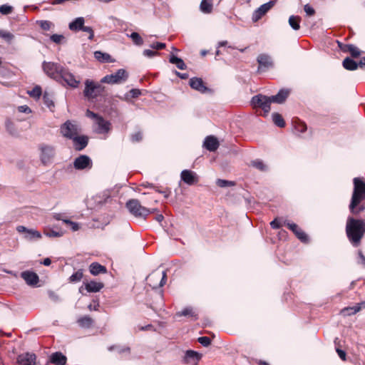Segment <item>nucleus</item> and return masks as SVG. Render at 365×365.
I'll return each instance as SVG.
<instances>
[{
  "label": "nucleus",
  "instance_id": "obj_64",
  "mask_svg": "<svg viewBox=\"0 0 365 365\" xmlns=\"http://www.w3.org/2000/svg\"><path fill=\"white\" fill-rule=\"evenodd\" d=\"M129 93L132 98H137L140 95L141 92L139 89L133 88L130 91Z\"/></svg>",
  "mask_w": 365,
  "mask_h": 365
},
{
  "label": "nucleus",
  "instance_id": "obj_32",
  "mask_svg": "<svg viewBox=\"0 0 365 365\" xmlns=\"http://www.w3.org/2000/svg\"><path fill=\"white\" fill-rule=\"evenodd\" d=\"M212 0H202L200 9L204 14H210L212 11Z\"/></svg>",
  "mask_w": 365,
  "mask_h": 365
},
{
  "label": "nucleus",
  "instance_id": "obj_11",
  "mask_svg": "<svg viewBox=\"0 0 365 365\" xmlns=\"http://www.w3.org/2000/svg\"><path fill=\"white\" fill-rule=\"evenodd\" d=\"M19 233L23 234V237L27 241H34L40 240L42 235L40 232L34 229H29L25 226L19 225L16 228Z\"/></svg>",
  "mask_w": 365,
  "mask_h": 365
},
{
  "label": "nucleus",
  "instance_id": "obj_62",
  "mask_svg": "<svg viewBox=\"0 0 365 365\" xmlns=\"http://www.w3.org/2000/svg\"><path fill=\"white\" fill-rule=\"evenodd\" d=\"M270 226L273 229H279L281 227L282 224L277 219H274L270 222Z\"/></svg>",
  "mask_w": 365,
  "mask_h": 365
},
{
  "label": "nucleus",
  "instance_id": "obj_26",
  "mask_svg": "<svg viewBox=\"0 0 365 365\" xmlns=\"http://www.w3.org/2000/svg\"><path fill=\"white\" fill-rule=\"evenodd\" d=\"M66 356L61 352H55L51 354L50 361L56 365H65L66 363Z\"/></svg>",
  "mask_w": 365,
  "mask_h": 365
},
{
  "label": "nucleus",
  "instance_id": "obj_21",
  "mask_svg": "<svg viewBox=\"0 0 365 365\" xmlns=\"http://www.w3.org/2000/svg\"><path fill=\"white\" fill-rule=\"evenodd\" d=\"M181 180L187 185H193L197 182L196 174L189 170H184L181 172Z\"/></svg>",
  "mask_w": 365,
  "mask_h": 365
},
{
  "label": "nucleus",
  "instance_id": "obj_37",
  "mask_svg": "<svg viewBox=\"0 0 365 365\" xmlns=\"http://www.w3.org/2000/svg\"><path fill=\"white\" fill-rule=\"evenodd\" d=\"M176 315L178 317H191L193 320H196L197 319V314L193 312L192 308L190 307H185L181 312H178Z\"/></svg>",
  "mask_w": 365,
  "mask_h": 365
},
{
  "label": "nucleus",
  "instance_id": "obj_33",
  "mask_svg": "<svg viewBox=\"0 0 365 365\" xmlns=\"http://www.w3.org/2000/svg\"><path fill=\"white\" fill-rule=\"evenodd\" d=\"M169 61L170 63L175 64L177 68L180 70H185L187 68V66L183 60L173 54L170 56Z\"/></svg>",
  "mask_w": 365,
  "mask_h": 365
},
{
  "label": "nucleus",
  "instance_id": "obj_53",
  "mask_svg": "<svg viewBox=\"0 0 365 365\" xmlns=\"http://www.w3.org/2000/svg\"><path fill=\"white\" fill-rule=\"evenodd\" d=\"M150 48L155 50H161L165 48L166 45L165 43L155 42L150 45Z\"/></svg>",
  "mask_w": 365,
  "mask_h": 365
},
{
  "label": "nucleus",
  "instance_id": "obj_28",
  "mask_svg": "<svg viewBox=\"0 0 365 365\" xmlns=\"http://www.w3.org/2000/svg\"><path fill=\"white\" fill-rule=\"evenodd\" d=\"M89 270L91 274L96 276L101 273H106L107 269L105 266L98 262H93L89 266Z\"/></svg>",
  "mask_w": 365,
  "mask_h": 365
},
{
  "label": "nucleus",
  "instance_id": "obj_17",
  "mask_svg": "<svg viewBox=\"0 0 365 365\" xmlns=\"http://www.w3.org/2000/svg\"><path fill=\"white\" fill-rule=\"evenodd\" d=\"M36 354L29 352L20 354L17 359L19 365H36Z\"/></svg>",
  "mask_w": 365,
  "mask_h": 365
},
{
  "label": "nucleus",
  "instance_id": "obj_6",
  "mask_svg": "<svg viewBox=\"0 0 365 365\" xmlns=\"http://www.w3.org/2000/svg\"><path fill=\"white\" fill-rule=\"evenodd\" d=\"M128 78V73L123 68L118 69L116 72L105 76L101 80L102 83L121 84L125 83Z\"/></svg>",
  "mask_w": 365,
  "mask_h": 365
},
{
  "label": "nucleus",
  "instance_id": "obj_42",
  "mask_svg": "<svg viewBox=\"0 0 365 365\" xmlns=\"http://www.w3.org/2000/svg\"><path fill=\"white\" fill-rule=\"evenodd\" d=\"M128 36L135 45L141 46L143 44V40L138 33L133 32Z\"/></svg>",
  "mask_w": 365,
  "mask_h": 365
},
{
  "label": "nucleus",
  "instance_id": "obj_55",
  "mask_svg": "<svg viewBox=\"0 0 365 365\" xmlns=\"http://www.w3.org/2000/svg\"><path fill=\"white\" fill-rule=\"evenodd\" d=\"M304 10L308 16H313L315 14V10L309 4L304 5Z\"/></svg>",
  "mask_w": 365,
  "mask_h": 365
},
{
  "label": "nucleus",
  "instance_id": "obj_43",
  "mask_svg": "<svg viewBox=\"0 0 365 365\" xmlns=\"http://www.w3.org/2000/svg\"><path fill=\"white\" fill-rule=\"evenodd\" d=\"M83 277V270L78 269L69 277V280L71 282H78L82 279Z\"/></svg>",
  "mask_w": 365,
  "mask_h": 365
},
{
  "label": "nucleus",
  "instance_id": "obj_20",
  "mask_svg": "<svg viewBox=\"0 0 365 365\" xmlns=\"http://www.w3.org/2000/svg\"><path fill=\"white\" fill-rule=\"evenodd\" d=\"M63 216V214L62 213H55L53 215V218L56 220L62 221L63 223L68 225L73 232L78 231L81 228V225L79 223L64 218Z\"/></svg>",
  "mask_w": 365,
  "mask_h": 365
},
{
  "label": "nucleus",
  "instance_id": "obj_36",
  "mask_svg": "<svg viewBox=\"0 0 365 365\" xmlns=\"http://www.w3.org/2000/svg\"><path fill=\"white\" fill-rule=\"evenodd\" d=\"M94 57L100 62H111V57L108 53L97 51L94 52Z\"/></svg>",
  "mask_w": 365,
  "mask_h": 365
},
{
  "label": "nucleus",
  "instance_id": "obj_63",
  "mask_svg": "<svg viewBox=\"0 0 365 365\" xmlns=\"http://www.w3.org/2000/svg\"><path fill=\"white\" fill-rule=\"evenodd\" d=\"M86 115L88 118H91L94 119L95 120L100 116L98 114L93 113V111H91V110H90L88 109L86 110Z\"/></svg>",
  "mask_w": 365,
  "mask_h": 365
},
{
  "label": "nucleus",
  "instance_id": "obj_47",
  "mask_svg": "<svg viewBox=\"0 0 365 365\" xmlns=\"http://www.w3.org/2000/svg\"><path fill=\"white\" fill-rule=\"evenodd\" d=\"M43 99L44 103L48 108H51L52 107H54V103L48 93L45 92L43 93Z\"/></svg>",
  "mask_w": 365,
  "mask_h": 365
},
{
  "label": "nucleus",
  "instance_id": "obj_15",
  "mask_svg": "<svg viewBox=\"0 0 365 365\" xmlns=\"http://www.w3.org/2000/svg\"><path fill=\"white\" fill-rule=\"evenodd\" d=\"M73 166L76 170L91 168L92 166V161L88 156L81 155L75 159Z\"/></svg>",
  "mask_w": 365,
  "mask_h": 365
},
{
  "label": "nucleus",
  "instance_id": "obj_30",
  "mask_svg": "<svg viewBox=\"0 0 365 365\" xmlns=\"http://www.w3.org/2000/svg\"><path fill=\"white\" fill-rule=\"evenodd\" d=\"M84 21H85L83 17H78L69 24L68 28L71 31H80L84 26Z\"/></svg>",
  "mask_w": 365,
  "mask_h": 365
},
{
  "label": "nucleus",
  "instance_id": "obj_46",
  "mask_svg": "<svg viewBox=\"0 0 365 365\" xmlns=\"http://www.w3.org/2000/svg\"><path fill=\"white\" fill-rule=\"evenodd\" d=\"M28 93L33 98H38L42 93L41 88L38 86H36L31 91H29Z\"/></svg>",
  "mask_w": 365,
  "mask_h": 365
},
{
  "label": "nucleus",
  "instance_id": "obj_29",
  "mask_svg": "<svg viewBox=\"0 0 365 365\" xmlns=\"http://www.w3.org/2000/svg\"><path fill=\"white\" fill-rule=\"evenodd\" d=\"M85 287L86 289L88 292H98L104 287V285L102 282L91 281L85 284Z\"/></svg>",
  "mask_w": 365,
  "mask_h": 365
},
{
  "label": "nucleus",
  "instance_id": "obj_61",
  "mask_svg": "<svg viewBox=\"0 0 365 365\" xmlns=\"http://www.w3.org/2000/svg\"><path fill=\"white\" fill-rule=\"evenodd\" d=\"M359 260L358 263L363 265L365 267V256L363 255L361 251L358 252Z\"/></svg>",
  "mask_w": 365,
  "mask_h": 365
},
{
  "label": "nucleus",
  "instance_id": "obj_45",
  "mask_svg": "<svg viewBox=\"0 0 365 365\" xmlns=\"http://www.w3.org/2000/svg\"><path fill=\"white\" fill-rule=\"evenodd\" d=\"M0 37L4 38L8 43H11L14 38V34L9 31L0 30Z\"/></svg>",
  "mask_w": 365,
  "mask_h": 365
},
{
  "label": "nucleus",
  "instance_id": "obj_35",
  "mask_svg": "<svg viewBox=\"0 0 365 365\" xmlns=\"http://www.w3.org/2000/svg\"><path fill=\"white\" fill-rule=\"evenodd\" d=\"M5 126L7 132L11 135L12 136H18L19 131L17 130L15 124L11 120H6L5 123Z\"/></svg>",
  "mask_w": 365,
  "mask_h": 365
},
{
  "label": "nucleus",
  "instance_id": "obj_40",
  "mask_svg": "<svg viewBox=\"0 0 365 365\" xmlns=\"http://www.w3.org/2000/svg\"><path fill=\"white\" fill-rule=\"evenodd\" d=\"M272 120L274 123L279 127L284 128L285 126V122L282 118V116L278 113H274L272 115Z\"/></svg>",
  "mask_w": 365,
  "mask_h": 365
},
{
  "label": "nucleus",
  "instance_id": "obj_34",
  "mask_svg": "<svg viewBox=\"0 0 365 365\" xmlns=\"http://www.w3.org/2000/svg\"><path fill=\"white\" fill-rule=\"evenodd\" d=\"M77 323L82 328H90L93 323V320L89 316L86 315L82 317H80L77 320Z\"/></svg>",
  "mask_w": 365,
  "mask_h": 365
},
{
  "label": "nucleus",
  "instance_id": "obj_2",
  "mask_svg": "<svg viewBox=\"0 0 365 365\" xmlns=\"http://www.w3.org/2000/svg\"><path fill=\"white\" fill-rule=\"evenodd\" d=\"M354 190L349 206L353 215H359L365 210V204L360 203L365 200V182L359 178H354Z\"/></svg>",
  "mask_w": 365,
  "mask_h": 365
},
{
  "label": "nucleus",
  "instance_id": "obj_48",
  "mask_svg": "<svg viewBox=\"0 0 365 365\" xmlns=\"http://www.w3.org/2000/svg\"><path fill=\"white\" fill-rule=\"evenodd\" d=\"M348 53L351 54L352 58H358L361 55V51L353 44L351 46H349V51Z\"/></svg>",
  "mask_w": 365,
  "mask_h": 365
},
{
  "label": "nucleus",
  "instance_id": "obj_7",
  "mask_svg": "<svg viewBox=\"0 0 365 365\" xmlns=\"http://www.w3.org/2000/svg\"><path fill=\"white\" fill-rule=\"evenodd\" d=\"M38 150H40L41 162L44 165L51 164L56 155L55 147L51 145L41 143L38 145Z\"/></svg>",
  "mask_w": 365,
  "mask_h": 365
},
{
  "label": "nucleus",
  "instance_id": "obj_4",
  "mask_svg": "<svg viewBox=\"0 0 365 365\" xmlns=\"http://www.w3.org/2000/svg\"><path fill=\"white\" fill-rule=\"evenodd\" d=\"M42 68L48 76L61 82V76L65 68L63 66L57 63L43 61Z\"/></svg>",
  "mask_w": 365,
  "mask_h": 365
},
{
  "label": "nucleus",
  "instance_id": "obj_41",
  "mask_svg": "<svg viewBox=\"0 0 365 365\" xmlns=\"http://www.w3.org/2000/svg\"><path fill=\"white\" fill-rule=\"evenodd\" d=\"M361 306L359 304H357L352 307H346V308L343 309L341 310V313L345 316L346 315L350 316V315L355 314L356 313L359 312L361 310Z\"/></svg>",
  "mask_w": 365,
  "mask_h": 365
},
{
  "label": "nucleus",
  "instance_id": "obj_50",
  "mask_svg": "<svg viewBox=\"0 0 365 365\" xmlns=\"http://www.w3.org/2000/svg\"><path fill=\"white\" fill-rule=\"evenodd\" d=\"M40 27L44 31H48L51 29L52 23L49 21L42 20L39 21Z\"/></svg>",
  "mask_w": 365,
  "mask_h": 365
},
{
  "label": "nucleus",
  "instance_id": "obj_14",
  "mask_svg": "<svg viewBox=\"0 0 365 365\" xmlns=\"http://www.w3.org/2000/svg\"><path fill=\"white\" fill-rule=\"evenodd\" d=\"M65 82L68 86L76 88H78L80 84V80L77 79L76 76L69 71L66 68H64L61 76V82Z\"/></svg>",
  "mask_w": 365,
  "mask_h": 365
},
{
  "label": "nucleus",
  "instance_id": "obj_57",
  "mask_svg": "<svg viewBox=\"0 0 365 365\" xmlns=\"http://www.w3.org/2000/svg\"><path fill=\"white\" fill-rule=\"evenodd\" d=\"M143 55L148 58H152L158 54L157 51L150 49H145L143 51Z\"/></svg>",
  "mask_w": 365,
  "mask_h": 365
},
{
  "label": "nucleus",
  "instance_id": "obj_3",
  "mask_svg": "<svg viewBox=\"0 0 365 365\" xmlns=\"http://www.w3.org/2000/svg\"><path fill=\"white\" fill-rule=\"evenodd\" d=\"M126 208L129 212L135 217L145 219L150 213L154 212V209L150 210L141 205L139 200L131 199L127 201Z\"/></svg>",
  "mask_w": 365,
  "mask_h": 365
},
{
  "label": "nucleus",
  "instance_id": "obj_22",
  "mask_svg": "<svg viewBox=\"0 0 365 365\" xmlns=\"http://www.w3.org/2000/svg\"><path fill=\"white\" fill-rule=\"evenodd\" d=\"M21 276L26 284L31 286L37 284L39 280L38 274L34 272L25 271L21 272Z\"/></svg>",
  "mask_w": 365,
  "mask_h": 365
},
{
  "label": "nucleus",
  "instance_id": "obj_58",
  "mask_svg": "<svg viewBox=\"0 0 365 365\" xmlns=\"http://www.w3.org/2000/svg\"><path fill=\"white\" fill-rule=\"evenodd\" d=\"M295 129L299 133H304L307 130V125L300 122L295 126Z\"/></svg>",
  "mask_w": 365,
  "mask_h": 365
},
{
  "label": "nucleus",
  "instance_id": "obj_27",
  "mask_svg": "<svg viewBox=\"0 0 365 365\" xmlns=\"http://www.w3.org/2000/svg\"><path fill=\"white\" fill-rule=\"evenodd\" d=\"M201 358L200 354L195 351L188 350L186 351L185 355V362L187 364H190L192 362L197 363Z\"/></svg>",
  "mask_w": 365,
  "mask_h": 365
},
{
  "label": "nucleus",
  "instance_id": "obj_60",
  "mask_svg": "<svg viewBox=\"0 0 365 365\" xmlns=\"http://www.w3.org/2000/svg\"><path fill=\"white\" fill-rule=\"evenodd\" d=\"M18 110L20 113H31V108L26 105L19 106Z\"/></svg>",
  "mask_w": 365,
  "mask_h": 365
},
{
  "label": "nucleus",
  "instance_id": "obj_5",
  "mask_svg": "<svg viewBox=\"0 0 365 365\" xmlns=\"http://www.w3.org/2000/svg\"><path fill=\"white\" fill-rule=\"evenodd\" d=\"M102 83H94L93 81L87 79L85 81L84 96L88 98H96L101 96L105 91V87L101 85Z\"/></svg>",
  "mask_w": 365,
  "mask_h": 365
},
{
  "label": "nucleus",
  "instance_id": "obj_18",
  "mask_svg": "<svg viewBox=\"0 0 365 365\" xmlns=\"http://www.w3.org/2000/svg\"><path fill=\"white\" fill-rule=\"evenodd\" d=\"M190 86L201 93H205L208 91L207 87L205 85L203 81L200 78L193 77L190 79Z\"/></svg>",
  "mask_w": 365,
  "mask_h": 365
},
{
  "label": "nucleus",
  "instance_id": "obj_31",
  "mask_svg": "<svg viewBox=\"0 0 365 365\" xmlns=\"http://www.w3.org/2000/svg\"><path fill=\"white\" fill-rule=\"evenodd\" d=\"M343 67L348 71H355L358 68V63L354 59L346 57L342 62Z\"/></svg>",
  "mask_w": 365,
  "mask_h": 365
},
{
  "label": "nucleus",
  "instance_id": "obj_25",
  "mask_svg": "<svg viewBox=\"0 0 365 365\" xmlns=\"http://www.w3.org/2000/svg\"><path fill=\"white\" fill-rule=\"evenodd\" d=\"M289 94V91L288 89H281L276 95L270 96L272 103L281 104L286 101Z\"/></svg>",
  "mask_w": 365,
  "mask_h": 365
},
{
  "label": "nucleus",
  "instance_id": "obj_1",
  "mask_svg": "<svg viewBox=\"0 0 365 365\" xmlns=\"http://www.w3.org/2000/svg\"><path fill=\"white\" fill-rule=\"evenodd\" d=\"M345 230L350 243L352 246L357 247L360 245L361 239L365 234V220L349 216Z\"/></svg>",
  "mask_w": 365,
  "mask_h": 365
},
{
  "label": "nucleus",
  "instance_id": "obj_8",
  "mask_svg": "<svg viewBox=\"0 0 365 365\" xmlns=\"http://www.w3.org/2000/svg\"><path fill=\"white\" fill-rule=\"evenodd\" d=\"M148 284L152 287L153 289L162 287L167 281V274L165 271L159 272L155 271L149 274L147 277Z\"/></svg>",
  "mask_w": 365,
  "mask_h": 365
},
{
  "label": "nucleus",
  "instance_id": "obj_23",
  "mask_svg": "<svg viewBox=\"0 0 365 365\" xmlns=\"http://www.w3.org/2000/svg\"><path fill=\"white\" fill-rule=\"evenodd\" d=\"M219 142L213 135L207 136L204 140L203 146L209 151H215L219 147Z\"/></svg>",
  "mask_w": 365,
  "mask_h": 365
},
{
  "label": "nucleus",
  "instance_id": "obj_16",
  "mask_svg": "<svg viewBox=\"0 0 365 365\" xmlns=\"http://www.w3.org/2000/svg\"><path fill=\"white\" fill-rule=\"evenodd\" d=\"M259 63L258 71L267 70L273 66L271 57L265 53L259 54L257 58Z\"/></svg>",
  "mask_w": 365,
  "mask_h": 365
},
{
  "label": "nucleus",
  "instance_id": "obj_38",
  "mask_svg": "<svg viewBox=\"0 0 365 365\" xmlns=\"http://www.w3.org/2000/svg\"><path fill=\"white\" fill-rule=\"evenodd\" d=\"M250 165L262 172H266L268 170V166L265 165L264 163L260 159H256L251 161Z\"/></svg>",
  "mask_w": 365,
  "mask_h": 365
},
{
  "label": "nucleus",
  "instance_id": "obj_56",
  "mask_svg": "<svg viewBox=\"0 0 365 365\" xmlns=\"http://www.w3.org/2000/svg\"><path fill=\"white\" fill-rule=\"evenodd\" d=\"M81 31H83L89 34L88 39L92 40L93 38L94 33L91 27L83 26Z\"/></svg>",
  "mask_w": 365,
  "mask_h": 365
},
{
  "label": "nucleus",
  "instance_id": "obj_51",
  "mask_svg": "<svg viewBox=\"0 0 365 365\" xmlns=\"http://www.w3.org/2000/svg\"><path fill=\"white\" fill-rule=\"evenodd\" d=\"M197 341L205 347L208 346L211 344V340L207 336H200L197 339Z\"/></svg>",
  "mask_w": 365,
  "mask_h": 365
},
{
  "label": "nucleus",
  "instance_id": "obj_39",
  "mask_svg": "<svg viewBox=\"0 0 365 365\" xmlns=\"http://www.w3.org/2000/svg\"><path fill=\"white\" fill-rule=\"evenodd\" d=\"M300 20L299 16L292 15L289 18V24L294 30L297 31L300 29Z\"/></svg>",
  "mask_w": 365,
  "mask_h": 365
},
{
  "label": "nucleus",
  "instance_id": "obj_19",
  "mask_svg": "<svg viewBox=\"0 0 365 365\" xmlns=\"http://www.w3.org/2000/svg\"><path fill=\"white\" fill-rule=\"evenodd\" d=\"M73 143V147L76 150L81 151L83 150L88 143V138L86 135H76L71 139Z\"/></svg>",
  "mask_w": 365,
  "mask_h": 365
},
{
  "label": "nucleus",
  "instance_id": "obj_9",
  "mask_svg": "<svg viewBox=\"0 0 365 365\" xmlns=\"http://www.w3.org/2000/svg\"><path fill=\"white\" fill-rule=\"evenodd\" d=\"M60 130L63 137L71 140L81 131L79 126L71 120L66 121L61 126Z\"/></svg>",
  "mask_w": 365,
  "mask_h": 365
},
{
  "label": "nucleus",
  "instance_id": "obj_49",
  "mask_svg": "<svg viewBox=\"0 0 365 365\" xmlns=\"http://www.w3.org/2000/svg\"><path fill=\"white\" fill-rule=\"evenodd\" d=\"M44 234L46 236H47L48 237H60L63 236V232L50 230L48 231H45Z\"/></svg>",
  "mask_w": 365,
  "mask_h": 365
},
{
  "label": "nucleus",
  "instance_id": "obj_54",
  "mask_svg": "<svg viewBox=\"0 0 365 365\" xmlns=\"http://www.w3.org/2000/svg\"><path fill=\"white\" fill-rule=\"evenodd\" d=\"M50 38L53 42L56 43H60L61 41L64 38V36L60 34H53L51 36Z\"/></svg>",
  "mask_w": 365,
  "mask_h": 365
},
{
  "label": "nucleus",
  "instance_id": "obj_10",
  "mask_svg": "<svg viewBox=\"0 0 365 365\" xmlns=\"http://www.w3.org/2000/svg\"><path fill=\"white\" fill-rule=\"evenodd\" d=\"M272 101L270 96H266L262 94H258L252 98L251 104L254 107H259L263 110L264 113H269L270 110V104Z\"/></svg>",
  "mask_w": 365,
  "mask_h": 365
},
{
  "label": "nucleus",
  "instance_id": "obj_12",
  "mask_svg": "<svg viewBox=\"0 0 365 365\" xmlns=\"http://www.w3.org/2000/svg\"><path fill=\"white\" fill-rule=\"evenodd\" d=\"M276 0L269 1L261 5L252 14V20L253 22L258 21L264 14H266L275 4Z\"/></svg>",
  "mask_w": 365,
  "mask_h": 365
},
{
  "label": "nucleus",
  "instance_id": "obj_44",
  "mask_svg": "<svg viewBox=\"0 0 365 365\" xmlns=\"http://www.w3.org/2000/svg\"><path fill=\"white\" fill-rule=\"evenodd\" d=\"M216 184L217 186H219L220 187H226L234 186L235 185V182L234 181L222 180V179H217L216 181Z\"/></svg>",
  "mask_w": 365,
  "mask_h": 365
},
{
  "label": "nucleus",
  "instance_id": "obj_59",
  "mask_svg": "<svg viewBox=\"0 0 365 365\" xmlns=\"http://www.w3.org/2000/svg\"><path fill=\"white\" fill-rule=\"evenodd\" d=\"M143 135L140 132H137L132 135L131 140L133 142H139L142 140Z\"/></svg>",
  "mask_w": 365,
  "mask_h": 365
},
{
  "label": "nucleus",
  "instance_id": "obj_24",
  "mask_svg": "<svg viewBox=\"0 0 365 365\" xmlns=\"http://www.w3.org/2000/svg\"><path fill=\"white\" fill-rule=\"evenodd\" d=\"M96 124L98 125L97 132L98 133H108L110 129V123L106 120L102 116H99L96 120Z\"/></svg>",
  "mask_w": 365,
  "mask_h": 365
},
{
  "label": "nucleus",
  "instance_id": "obj_52",
  "mask_svg": "<svg viewBox=\"0 0 365 365\" xmlns=\"http://www.w3.org/2000/svg\"><path fill=\"white\" fill-rule=\"evenodd\" d=\"M12 11V7L8 5H2L0 6V13L4 15L9 14Z\"/></svg>",
  "mask_w": 365,
  "mask_h": 365
},
{
  "label": "nucleus",
  "instance_id": "obj_13",
  "mask_svg": "<svg viewBox=\"0 0 365 365\" xmlns=\"http://www.w3.org/2000/svg\"><path fill=\"white\" fill-rule=\"evenodd\" d=\"M283 225L292 230L301 242H307L309 241L307 235L297 224L285 220Z\"/></svg>",
  "mask_w": 365,
  "mask_h": 365
}]
</instances>
